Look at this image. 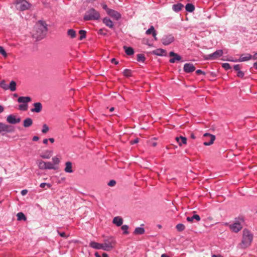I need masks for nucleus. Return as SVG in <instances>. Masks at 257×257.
Wrapping results in <instances>:
<instances>
[{
  "mask_svg": "<svg viewBox=\"0 0 257 257\" xmlns=\"http://www.w3.org/2000/svg\"><path fill=\"white\" fill-rule=\"evenodd\" d=\"M36 33L33 34V36L37 40L42 39L46 35L47 32V24L43 21H39L36 25Z\"/></svg>",
  "mask_w": 257,
  "mask_h": 257,
  "instance_id": "1",
  "label": "nucleus"
},
{
  "mask_svg": "<svg viewBox=\"0 0 257 257\" xmlns=\"http://www.w3.org/2000/svg\"><path fill=\"white\" fill-rule=\"evenodd\" d=\"M253 239V235L251 232L246 229L243 230L242 239L241 242L240 243V246L241 248H246L249 246Z\"/></svg>",
  "mask_w": 257,
  "mask_h": 257,
  "instance_id": "2",
  "label": "nucleus"
},
{
  "mask_svg": "<svg viewBox=\"0 0 257 257\" xmlns=\"http://www.w3.org/2000/svg\"><path fill=\"white\" fill-rule=\"evenodd\" d=\"M83 18L85 21L98 20L100 18V15L94 8H90L86 12Z\"/></svg>",
  "mask_w": 257,
  "mask_h": 257,
  "instance_id": "3",
  "label": "nucleus"
},
{
  "mask_svg": "<svg viewBox=\"0 0 257 257\" xmlns=\"http://www.w3.org/2000/svg\"><path fill=\"white\" fill-rule=\"evenodd\" d=\"M116 241L113 237H109L104 240L102 245L104 247V250L109 251L113 248L115 245Z\"/></svg>",
  "mask_w": 257,
  "mask_h": 257,
  "instance_id": "4",
  "label": "nucleus"
},
{
  "mask_svg": "<svg viewBox=\"0 0 257 257\" xmlns=\"http://www.w3.org/2000/svg\"><path fill=\"white\" fill-rule=\"evenodd\" d=\"M15 4L18 10L24 11L29 9L31 5L26 0H16Z\"/></svg>",
  "mask_w": 257,
  "mask_h": 257,
  "instance_id": "5",
  "label": "nucleus"
},
{
  "mask_svg": "<svg viewBox=\"0 0 257 257\" xmlns=\"http://www.w3.org/2000/svg\"><path fill=\"white\" fill-rule=\"evenodd\" d=\"M37 164L39 168L41 170H56L57 169V167L54 166V164L50 162H44L40 160L37 162Z\"/></svg>",
  "mask_w": 257,
  "mask_h": 257,
  "instance_id": "6",
  "label": "nucleus"
},
{
  "mask_svg": "<svg viewBox=\"0 0 257 257\" xmlns=\"http://www.w3.org/2000/svg\"><path fill=\"white\" fill-rule=\"evenodd\" d=\"M222 54H223L222 50H218L212 54L204 56V58L205 60H209V59L215 60V59L218 58V57L221 56L222 55Z\"/></svg>",
  "mask_w": 257,
  "mask_h": 257,
  "instance_id": "7",
  "label": "nucleus"
},
{
  "mask_svg": "<svg viewBox=\"0 0 257 257\" xmlns=\"http://www.w3.org/2000/svg\"><path fill=\"white\" fill-rule=\"evenodd\" d=\"M14 131L13 126L0 122V133L2 132L12 133Z\"/></svg>",
  "mask_w": 257,
  "mask_h": 257,
  "instance_id": "8",
  "label": "nucleus"
},
{
  "mask_svg": "<svg viewBox=\"0 0 257 257\" xmlns=\"http://www.w3.org/2000/svg\"><path fill=\"white\" fill-rule=\"evenodd\" d=\"M7 121L11 124H16L21 121V118L15 115L10 114L7 116Z\"/></svg>",
  "mask_w": 257,
  "mask_h": 257,
  "instance_id": "9",
  "label": "nucleus"
},
{
  "mask_svg": "<svg viewBox=\"0 0 257 257\" xmlns=\"http://www.w3.org/2000/svg\"><path fill=\"white\" fill-rule=\"evenodd\" d=\"M174 41V38L172 35H166L163 36L161 41L163 45H168Z\"/></svg>",
  "mask_w": 257,
  "mask_h": 257,
  "instance_id": "10",
  "label": "nucleus"
},
{
  "mask_svg": "<svg viewBox=\"0 0 257 257\" xmlns=\"http://www.w3.org/2000/svg\"><path fill=\"white\" fill-rule=\"evenodd\" d=\"M230 229L234 232H238L242 228V226L238 221H236L234 223L230 225Z\"/></svg>",
  "mask_w": 257,
  "mask_h": 257,
  "instance_id": "11",
  "label": "nucleus"
},
{
  "mask_svg": "<svg viewBox=\"0 0 257 257\" xmlns=\"http://www.w3.org/2000/svg\"><path fill=\"white\" fill-rule=\"evenodd\" d=\"M169 56L172 57L169 60V62L171 63H174L176 61H180L181 59L180 56L172 51L170 52Z\"/></svg>",
  "mask_w": 257,
  "mask_h": 257,
  "instance_id": "12",
  "label": "nucleus"
},
{
  "mask_svg": "<svg viewBox=\"0 0 257 257\" xmlns=\"http://www.w3.org/2000/svg\"><path fill=\"white\" fill-rule=\"evenodd\" d=\"M107 14L116 20H118L121 18V15L113 10H108Z\"/></svg>",
  "mask_w": 257,
  "mask_h": 257,
  "instance_id": "13",
  "label": "nucleus"
},
{
  "mask_svg": "<svg viewBox=\"0 0 257 257\" xmlns=\"http://www.w3.org/2000/svg\"><path fill=\"white\" fill-rule=\"evenodd\" d=\"M204 137L205 138L208 137L210 139V141L204 142L203 144L205 146H210V145H212L213 143V142L215 139V136L214 135H211L208 133H205L204 135Z\"/></svg>",
  "mask_w": 257,
  "mask_h": 257,
  "instance_id": "14",
  "label": "nucleus"
},
{
  "mask_svg": "<svg viewBox=\"0 0 257 257\" xmlns=\"http://www.w3.org/2000/svg\"><path fill=\"white\" fill-rule=\"evenodd\" d=\"M183 70L186 73H191L195 70V67L193 64L186 63L184 64Z\"/></svg>",
  "mask_w": 257,
  "mask_h": 257,
  "instance_id": "15",
  "label": "nucleus"
},
{
  "mask_svg": "<svg viewBox=\"0 0 257 257\" xmlns=\"http://www.w3.org/2000/svg\"><path fill=\"white\" fill-rule=\"evenodd\" d=\"M34 108L31 109V111L33 112H40L42 109V105L40 102H36L33 104Z\"/></svg>",
  "mask_w": 257,
  "mask_h": 257,
  "instance_id": "16",
  "label": "nucleus"
},
{
  "mask_svg": "<svg viewBox=\"0 0 257 257\" xmlns=\"http://www.w3.org/2000/svg\"><path fill=\"white\" fill-rule=\"evenodd\" d=\"M64 171L66 173H72L73 172L72 163L71 162L68 161L65 163Z\"/></svg>",
  "mask_w": 257,
  "mask_h": 257,
  "instance_id": "17",
  "label": "nucleus"
},
{
  "mask_svg": "<svg viewBox=\"0 0 257 257\" xmlns=\"http://www.w3.org/2000/svg\"><path fill=\"white\" fill-rule=\"evenodd\" d=\"M90 246L95 249H103L104 250V247L102 243H97L94 241H91L89 243Z\"/></svg>",
  "mask_w": 257,
  "mask_h": 257,
  "instance_id": "18",
  "label": "nucleus"
},
{
  "mask_svg": "<svg viewBox=\"0 0 257 257\" xmlns=\"http://www.w3.org/2000/svg\"><path fill=\"white\" fill-rule=\"evenodd\" d=\"M53 151L51 150H46L41 154L40 157L43 159H48L52 156Z\"/></svg>",
  "mask_w": 257,
  "mask_h": 257,
  "instance_id": "19",
  "label": "nucleus"
},
{
  "mask_svg": "<svg viewBox=\"0 0 257 257\" xmlns=\"http://www.w3.org/2000/svg\"><path fill=\"white\" fill-rule=\"evenodd\" d=\"M31 100V98L29 96H21L18 99V102L19 103L27 104V103L30 102Z\"/></svg>",
  "mask_w": 257,
  "mask_h": 257,
  "instance_id": "20",
  "label": "nucleus"
},
{
  "mask_svg": "<svg viewBox=\"0 0 257 257\" xmlns=\"http://www.w3.org/2000/svg\"><path fill=\"white\" fill-rule=\"evenodd\" d=\"M112 223L117 226H121L123 223V219L121 217L116 216L113 218Z\"/></svg>",
  "mask_w": 257,
  "mask_h": 257,
  "instance_id": "21",
  "label": "nucleus"
},
{
  "mask_svg": "<svg viewBox=\"0 0 257 257\" xmlns=\"http://www.w3.org/2000/svg\"><path fill=\"white\" fill-rule=\"evenodd\" d=\"M102 22L106 26L109 27V28H113V24L112 21L108 18H104L102 20Z\"/></svg>",
  "mask_w": 257,
  "mask_h": 257,
  "instance_id": "22",
  "label": "nucleus"
},
{
  "mask_svg": "<svg viewBox=\"0 0 257 257\" xmlns=\"http://www.w3.org/2000/svg\"><path fill=\"white\" fill-rule=\"evenodd\" d=\"M252 59V56L249 54H247L244 56V55H241L239 58V59L237 60L239 62H243Z\"/></svg>",
  "mask_w": 257,
  "mask_h": 257,
  "instance_id": "23",
  "label": "nucleus"
},
{
  "mask_svg": "<svg viewBox=\"0 0 257 257\" xmlns=\"http://www.w3.org/2000/svg\"><path fill=\"white\" fill-rule=\"evenodd\" d=\"M175 140L180 146L183 144H186L187 143L186 138L182 136L180 137H176Z\"/></svg>",
  "mask_w": 257,
  "mask_h": 257,
  "instance_id": "24",
  "label": "nucleus"
},
{
  "mask_svg": "<svg viewBox=\"0 0 257 257\" xmlns=\"http://www.w3.org/2000/svg\"><path fill=\"white\" fill-rule=\"evenodd\" d=\"M33 124V120L30 117L26 118L23 121V126L25 127H29Z\"/></svg>",
  "mask_w": 257,
  "mask_h": 257,
  "instance_id": "25",
  "label": "nucleus"
},
{
  "mask_svg": "<svg viewBox=\"0 0 257 257\" xmlns=\"http://www.w3.org/2000/svg\"><path fill=\"white\" fill-rule=\"evenodd\" d=\"M153 53L158 56H164L166 55V51L163 49H157L153 51Z\"/></svg>",
  "mask_w": 257,
  "mask_h": 257,
  "instance_id": "26",
  "label": "nucleus"
},
{
  "mask_svg": "<svg viewBox=\"0 0 257 257\" xmlns=\"http://www.w3.org/2000/svg\"><path fill=\"white\" fill-rule=\"evenodd\" d=\"M183 8V5L181 3H178L172 6L173 10L175 12H179Z\"/></svg>",
  "mask_w": 257,
  "mask_h": 257,
  "instance_id": "27",
  "label": "nucleus"
},
{
  "mask_svg": "<svg viewBox=\"0 0 257 257\" xmlns=\"http://www.w3.org/2000/svg\"><path fill=\"white\" fill-rule=\"evenodd\" d=\"M145 233V229L143 227H136L134 230V233L136 235L143 234Z\"/></svg>",
  "mask_w": 257,
  "mask_h": 257,
  "instance_id": "28",
  "label": "nucleus"
},
{
  "mask_svg": "<svg viewBox=\"0 0 257 257\" xmlns=\"http://www.w3.org/2000/svg\"><path fill=\"white\" fill-rule=\"evenodd\" d=\"M186 219L188 222H192L194 219H195L196 221H199L200 220V217L198 215L195 214L191 217H187Z\"/></svg>",
  "mask_w": 257,
  "mask_h": 257,
  "instance_id": "29",
  "label": "nucleus"
},
{
  "mask_svg": "<svg viewBox=\"0 0 257 257\" xmlns=\"http://www.w3.org/2000/svg\"><path fill=\"white\" fill-rule=\"evenodd\" d=\"M123 49L127 55H132L134 53V49L132 47L124 46Z\"/></svg>",
  "mask_w": 257,
  "mask_h": 257,
  "instance_id": "30",
  "label": "nucleus"
},
{
  "mask_svg": "<svg viewBox=\"0 0 257 257\" xmlns=\"http://www.w3.org/2000/svg\"><path fill=\"white\" fill-rule=\"evenodd\" d=\"M185 9L188 12H192L194 10L195 7L192 4H187L185 6Z\"/></svg>",
  "mask_w": 257,
  "mask_h": 257,
  "instance_id": "31",
  "label": "nucleus"
},
{
  "mask_svg": "<svg viewBox=\"0 0 257 257\" xmlns=\"http://www.w3.org/2000/svg\"><path fill=\"white\" fill-rule=\"evenodd\" d=\"M67 35L71 38H74L76 36V31L73 29H69L67 31Z\"/></svg>",
  "mask_w": 257,
  "mask_h": 257,
  "instance_id": "32",
  "label": "nucleus"
},
{
  "mask_svg": "<svg viewBox=\"0 0 257 257\" xmlns=\"http://www.w3.org/2000/svg\"><path fill=\"white\" fill-rule=\"evenodd\" d=\"M9 89L12 91H14L16 89V83L14 81H12L10 82V85L8 86Z\"/></svg>",
  "mask_w": 257,
  "mask_h": 257,
  "instance_id": "33",
  "label": "nucleus"
},
{
  "mask_svg": "<svg viewBox=\"0 0 257 257\" xmlns=\"http://www.w3.org/2000/svg\"><path fill=\"white\" fill-rule=\"evenodd\" d=\"M52 164H54V166L58 165L60 162V160L57 156H55L52 158Z\"/></svg>",
  "mask_w": 257,
  "mask_h": 257,
  "instance_id": "34",
  "label": "nucleus"
},
{
  "mask_svg": "<svg viewBox=\"0 0 257 257\" xmlns=\"http://www.w3.org/2000/svg\"><path fill=\"white\" fill-rule=\"evenodd\" d=\"M79 34L80 36L79 38L80 40H82L83 39L86 38V32L85 30H81L79 31Z\"/></svg>",
  "mask_w": 257,
  "mask_h": 257,
  "instance_id": "35",
  "label": "nucleus"
},
{
  "mask_svg": "<svg viewBox=\"0 0 257 257\" xmlns=\"http://www.w3.org/2000/svg\"><path fill=\"white\" fill-rule=\"evenodd\" d=\"M17 216L18 220H26V217L25 215L22 212L18 213L17 214Z\"/></svg>",
  "mask_w": 257,
  "mask_h": 257,
  "instance_id": "36",
  "label": "nucleus"
},
{
  "mask_svg": "<svg viewBox=\"0 0 257 257\" xmlns=\"http://www.w3.org/2000/svg\"><path fill=\"white\" fill-rule=\"evenodd\" d=\"M146 58L144 54H139L137 55V61L144 62Z\"/></svg>",
  "mask_w": 257,
  "mask_h": 257,
  "instance_id": "37",
  "label": "nucleus"
},
{
  "mask_svg": "<svg viewBox=\"0 0 257 257\" xmlns=\"http://www.w3.org/2000/svg\"><path fill=\"white\" fill-rule=\"evenodd\" d=\"M28 104L23 103L19 105V109L20 110L26 111L28 109Z\"/></svg>",
  "mask_w": 257,
  "mask_h": 257,
  "instance_id": "38",
  "label": "nucleus"
},
{
  "mask_svg": "<svg viewBox=\"0 0 257 257\" xmlns=\"http://www.w3.org/2000/svg\"><path fill=\"white\" fill-rule=\"evenodd\" d=\"M176 228L178 231H182L185 229V227L183 224L179 223L176 225Z\"/></svg>",
  "mask_w": 257,
  "mask_h": 257,
  "instance_id": "39",
  "label": "nucleus"
},
{
  "mask_svg": "<svg viewBox=\"0 0 257 257\" xmlns=\"http://www.w3.org/2000/svg\"><path fill=\"white\" fill-rule=\"evenodd\" d=\"M154 32H156V30H155L154 26H151L150 28L146 31V34L147 35H150L153 34Z\"/></svg>",
  "mask_w": 257,
  "mask_h": 257,
  "instance_id": "40",
  "label": "nucleus"
},
{
  "mask_svg": "<svg viewBox=\"0 0 257 257\" xmlns=\"http://www.w3.org/2000/svg\"><path fill=\"white\" fill-rule=\"evenodd\" d=\"M0 86L5 90L9 89V86L6 83V82L4 80H3L0 82Z\"/></svg>",
  "mask_w": 257,
  "mask_h": 257,
  "instance_id": "41",
  "label": "nucleus"
},
{
  "mask_svg": "<svg viewBox=\"0 0 257 257\" xmlns=\"http://www.w3.org/2000/svg\"><path fill=\"white\" fill-rule=\"evenodd\" d=\"M121 228L123 231V234H128L129 232L128 231V225H123L121 226Z\"/></svg>",
  "mask_w": 257,
  "mask_h": 257,
  "instance_id": "42",
  "label": "nucleus"
},
{
  "mask_svg": "<svg viewBox=\"0 0 257 257\" xmlns=\"http://www.w3.org/2000/svg\"><path fill=\"white\" fill-rule=\"evenodd\" d=\"M123 74L125 76L130 77L132 75V71L130 69H125L124 70Z\"/></svg>",
  "mask_w": 257,
  "mask_h": 257,
  "instance_id": "43",
  "label": "nucleus"
},
{
  "mask_svg": "<svg viewBox=\"0 0 257 257\" xmlns=\"http://www.w3.org/2000/svg\"><path fill=\"white\" fill-rule=\"evenodd\" d=\"M49 130V128L47 124H44L43 125V128L42 130V132L43 134H46L48 132Z\"/></svg>",
  "mask_w": 257,
  "mask_h": 257,
  "instance_id": "44",
  "label": "nucleus"
},
{
  "mask_svg": "<svg viewBox=\"0 0 257 257\" xmlns=\"http://www.w3.org/2000/svg\"><path fill=\"white\" fill-rule=\"evenodd\" d=\"M0 54H1L4 57H7V54L6 51L2 46H0Z\"/></svg>",
  "mask_w": 257,
  "mask_h": 257,
  "instance_id": "45",
  "label": "nucleus"
},
{
  "mask_svg": "<svg viewBox=\"0 0 257 257\" xmlns=\"http://www.w3.org/2000/svg\"><path fill=\"white\" fill-rule=\"evenodd\" d=\"M45 186H47L48 188H50L51 187V185L46 183H42L40 185V187L41 188H45Z\"/></svg>",
  "mask_w": 257,
  "mask_h": 257,
  "instance_id": "46",
  "label": "nucleus"
},
{
  "mask_svg": "<svg viewBox=\"0 0 257 257\" xmlns=\"http://www.w3.org/2000/svg\"><path fill=\"white\" fill-rule=\"evenodd\" d=\"M222 66L225 70H228V69H230V68H231L229 64L228 63H223L222 65Z\"/></svg>",
  "mask_w": 257,
  "mask_h": 257,
  "instance_id": "47",
  "label": "nucleus"
},
{
  "mask_svg": "<svg viewBox=\"0 0 257 257\" xmlns=\"http://www.w3.org/2000/svg\"><path fill=\"white\" fill-rule=\"evenodd\" d=\"M101 6H102V8L106 11L107 14L108 10H110V9L108 8L107 6L105 3H101Z\"/></svg>",
  "mask_w": 257,
  "mask_h": 257,
  "instance_id": "48",
  "label": "nucleus"
},
{
  "mask_svg": "<svg viewBox=\"0 0 257 257\" xmlns=\"http://www.w3.org/2000/svg\"><path fill=\"white\" fill-rule=\"evenodd\" d=\"M237 76L239 77L242 78L244 76V73L241 71L240 70L237 71Z\"/></svg>",
  "mask_w": 257,
  "mask_h": 257,
  "instance_id": "49",
  "label": "nucleus"
},
{
  "mask_svg": "<svg viewBox=\"0 0 257 257\" xmlns=\"http://www.w3.org/2000/svg\"><path fill=\"white\" fill-rule=\"evenodd\" d=\"M116 184V182L115 181L113 180H110L108 183V185L109 186H113L115 185Z\"/></svg>",
  "mask_w": 257,
  "mask_h": 257,
  "instance_id": "50",
  "label": "nucleus"
},
{
  "mask_svg": "<svg viewBox=\"0 0 257 257\" xmlns=\"http://www.w3.org/2000/svg\"><path fill=\"white\" fill-rule=\"evenodd\" d=\"M58 234L62 237L67 238L68 235H67L64 232H60L58 231Z\"/></svg>",
  "mask_w": 257,
  "mask_h": 257,
  "instance_id": "51",
  "label": "nucleus"
},
{
  "mask_svg": "<svg viewBox=\"0 0 257 257\" xmlns=\"http://www.w3.org/2000/svg\"><path fill=\"white\" fill-rule=\"evenodd\" d=\"M196 73L198 74H203V75H205V73L202 71L201 70H197L196 71Z\"/></svg>",
  "mask_w": 257,
  "mask_h": 257,
  "instance_id": "52",
  "label": "nucleus"
},
{
  "mask_svg": "<svg viewBox=\"0 0 257 257\" xmlns=\"http://www.w3.org/2000/svg\"><path fill=\"white\" fill-rule=\"evenodd\" d=\"M234 69L236 71L240 70V65H235L234 66Z\"/></svg>",
  "mask_w": 257,
  "mask_h": 257,
  "instance_id": "53",
  "label": "nucleus"
},
{
  "mask_svg": "<svg viewBox=\"0 0 257 257\" xmlns=\"http://www.w3.org/2000/svg\"><path fill=\"white\" fill-rule=\"evenodd\" d=\"M139 142V139L137 138L136 139H135L133 141H131V144H137Z\"/></svg>",
  "mask_w": 257,
  "mask_h": 257,
  "instance_id": "54",
  "label": "nucleus"
},
{
  "mask_svg": "<svg viewBox=\"0 0 257 257\" xmlns=\"http://www.w3.org/2000/svg\"><path fill=\"white\" fill-rule=\"evenodd\" d=\"M27 193H28V191H27V190H26V189L23 190L21 191V194H22L23 196L25 195Z\"/></svg>",
  "mask_w": 257,
  "mask_h": 257,
  "instance_id": "55",
  "label": "nucleus"
},
{
  "mask_svg": "<svg viewBox=\"0 0 257 257\" xmlns=\"http://www.w3.org/2000/svg\"><path fill=\"white\" fill-rule=\"evenodd\" d=\"M152 35H153L154 39L155 40H157V32H156H156H154V33L152 34Z\"/></svg>",
  "mask_w": 257,
  "mask_h": 257,
  "instance_id": "56",
  "label": "nucleus"
},
{
  "mask_svg": "<svg viewBox=\"0 0 257 257\" xmlns=\"http://www.w3.org/2000/svg\"><path fill=\"white\" fill-rule=\"evenodd\" d=\"M112 63H114L115 64H117L118 63V61H117L115 58H113L111 60Z\"/></svg>",
  "mask_w": 257,
  "mask_h": 257,
  "instance_id": "57",
  "label": "nucleus"
},
{
  "mask_svg": "<svg viewBox=\"0 0 257 257\" xmlns=\"http://www.w3.org/2000/svg\"><path fill=\"white\" fill-rule=\"evenodd\" d=\"M98 33L99 34H100V35H106L105 33H103L102 29H100Z\"/></svg>",
  "mask_w": 257,
  "mask_h": 257,
  "instance_id": "58",
  "label": "nucleus"
},
{
  "mask_svg": "<svg viewBox=\"0 0 257 257\" xmlns=\"http://www.w3.org/2000/svg\"><path fill=\"white\" fill-rule=\"evenodd\" d=\"M39 139V138L38 136H34L33 138V141H37Z\"/></svg>",
  "mask_w": 257,
  "mask_h": 257,
  "instance_id": "59",
  "label": "nucleus"
},
{
  "mask_svg": "<svg viewBox=\"0 0 257 257\" xmlns=\"http://www.w3.org/2000/svg\"><path fill=\"white\" fill-rule=\"evenodd\" d=\"M253 59H257V53H256L253 56H252Z\"/></svg>",
  "mask_w": 257,
  "mask_h": 257,
  "instance_id": "60",
  "label": "nucleus"
},
{
  "mask_svg": "<svg viewBox=\"0 0 257 257\" xmlns=\"http://www.w3.org/2000/svg\"><path fill=\"white\" fill-rule=\"evenodd\" d=\"M43 143L45 144H47L48 143V140L47 139H45L43 140Z\"/></svg>",
  "mask_w": 257,
  "mask_h": 257,
  "instance_id": "61",
  "label": "nucleus"
},
{
  "mask_svg": "<svg viewBox=\"0 0 257 257\" xmlns=\"http://www.w3.org/2000/svg\"><path fill=\"white\" fill-rule=\"evenodd\" d=\"M101 257H108V255L106 253H103Z\"/></svg>",
  "mask_w": 257,
  "mask_h": 257,
  "instance_id": "62",
  "label": "nucleus"
},
{
  "mask_svg": "<svg viewBox=\"0 0 257 257\" xmlns=\"http://www.w3.org/2000/svg\"><path fill=\"white\" fill-rule=\"evenodd\" d=\"M95 257H101V256L98 252H95Z\"/></svg>",
  "mask_w": 257,
  "mask_h": 257,
  "instance_id": "63",
  "label": "nucleus"
},
{
  "mask_svg": "<svg viewBox=\"0 0 257 257\" xmlns=\"http://www.w3.org/2000/svg\"><path fill=\"white\" fill-rule=\"evenodd\" d=\"M212 257H222V256L220 255L213 254L212 255Z\"/></svg>",
  "mask_w": 257,
  "mask_h": 257,
  "instance_id": "64",
  "label": "nucleus"
}]
</instances>
